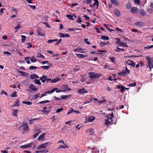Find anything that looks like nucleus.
<instances>
[{
    "label": "nucleus",
    "instance_id": "f257e3e1",
    "mask_svg": "<svg viewBox=\"0 0 153 153\" xmlns=\"http://www.w3.org/2000/svg\"><path fill=\"white\" fill-rule=\"evenodd\" d=\"M107 119L105 120V124L108 125L109 124H111V122H112V118H114V114L113 112L111 114H109L107 116Z\"/></svg>",
    "mask_w": 153,
    "mask_h": 153
},
{
    "label": "nucleus",
    "instance_id": "f03ea898",
    "mask_svg": "<svg viewBox=\"0 0 153 153\" xmlns=\"http://www.w3.org/2000/svg\"><path fill=\"white\" fill-rule=\"evenodd\" d=\"M89 77L91 79H93L94 78H99L101 76V75L98 74L95 72H90L88 73Z\"/></svg>",
    "mask_w": 153,
    "mask_h": 153
},
{
    "label": "nucleus",
    "instance_id": "7ed1b4c3",
    "mask_svg": "<svg viewBox=\"0 0 153 153\" xmlns=\"http://www.w3.org/2000/svg\"><path fill=\"white\" fill-rule=\"evenodd\" d=\"M146 58L148 60V66L150 68L151 71V69L153 68V58H150L148 56L146 57Z\"/></svg>",
    "mask_w": 153,
    "mask_h": 153
},
{
    "label": "nucleus",
    "instance_id": "20e7f679",
    "mask_svg": "<svg viewBox=\"0 0 153 153\" xmlns=\"http://www.w3.org/2000/svg\"><path fill=\"white\" fill-rule=\"evenodd\" d=\"M20 127L22 128L24 133H27L29 131V127L26 123H24L23 125H22Z\"/></svg>",
    "mask_w": 153,
    "mask_h": 153
},
{
    "label": "nucleus",
    "instance_id": "39448f33",
    "mask_svg": "<svg viewBox=\"0 0 153 153\" xmlns=\"http://www.w3.org/2000/svg\"><path fill=\"white\" fill-rule=\"evenodd\" d=\"M51 144V143L50 142H46L43 144H42L40 145H39L37 148V149H44L47 146H48V145L50 146Z\"/></svg>",
    "mask_w": 153,
    "mask_h": 153
},
{
    "label": "nucleus",
    "instance_id": "423d86ee",
    "mask_svg": "<svg viewBox=\"0 0 153 153\" xmlns=\"http://www.w3.org/2000/svg\"><path fill=\"white\" fill-rule=\"evenodd\" d=\"M117 41L116 43L119 46L124 47H128V45L120 41V39H117Z\"/></svg>",
    "mask_w": 153,
    "mask_h": 153
},
{
    "label": "nucleus",
    "instance_id": "0eeeda50",
    "mask_svg": "<svg viewBox=\"0 0 153 153\" xmlns=\"http://www.w3.org/2000/svg\"><path fill=\"white\" fill-rule=\"evenodd\" d=\"M51 106L49 108H47V107H44L43 108V109L41 110V111L43 112L44 114H48L51 112Z\"/></svg>",
    "mask_w": 153,
    "mask_h": 153
},
{
    "label": "nucleus",
    "instance_id": "6e6552de",
    "mask_svg": "<svg viewBox=\"0 0 153 153\" xmlns=\"http://www.w3.org/2000/svg\"><path fill=\"white\" fill-rule=\"evenodd\" d=\"M33 144V143L31 142L29 144H26L24 145H22L20 146V148L22 149H25L27 148L31 147H32Z\"/></svg>",
    "mask_w": 153,
    "mask_h": 153
},
{
    "label": "nucleus",
    "instance_id": "1a4fd4ad",
    "mask_svg": "<svg viewBox=\"0 0 153 153\" xmlns=\"http://www.w3.org/2000/svg\"><path fill=\"white\" fill-rule=\"evenodd\" d=\"M61 40L62 39H60L58 41L57 39H51L48 40V43H50L53 42H57L55 44V45H57L59 43L61 42Z\"/></svg>",
    "mask_w": 153,
    "mask_h": 153
},
{
    "label": "nucleus",
    "instance_id": "9d476101",
    "mask_svg": "<svg viewBox=\"0 0 153 153\" xmlns=\"http://www.w3.org/2000/svg\"><path fill=\"white\" fill-rule=\"evenodd\" d=\"M77 93L80 94H82L88 93V91L85 90V89L83 88L82 89H79Z\"/></svg>",
    "mask_w": 153,
    "mask_h": 153
},
{
    "label": "nucleus",
    "instance_id": "9b49d317",
    "mask_svg": "<svg viewBox=\"0 0 153 153\" xmlns=\"http://www.w3.org/2000/svg\"><path fill=\"white\" fill-rule=\"evenodd\" d=\"M130 73H128L126 71H125L124 70H123L121 72H119L118 74L119 76H125L127 74H129Z\"/></svg>",
    "mask_w": 153,
    "mask_h": 153
},
{
    "label": "nucleus",
    "instance_id": "f8f14e48",
    "mask_svg": "<svg viewBox=\"0 0 153 153\" xmlns=\"http://www.w3.org/2000/svg\"><path fill=\"white\" fill-rule=\"evenodd\" d=\"M37 32L38 35L39 36H45L43 32V31L41 28H38L37 30Z\"/></svg>",
    "mask_w": 153,
    "mask_h": 153
},
{
    "label": "nucleus",
    "instance_id": "ddd939ff",
    "mask_svg": "<svg viewBox=\"0 0 153 153\" xmlns=\"http://www.w3.org/2000/svg\"><path fill=\"white\" fill-rule=\"evenodd\" d=\"M62 89H64L62 91H65V92L67 91H70L71 89V88H68V86L67 85H63L62 87Z\"/></svg>",
    "mask_w": 153,
    "mask_h": 153
},
{
    "label": "nucleus",
    "instance_id": "4468645a",
    "mask_svg": "<svg viewBox=\"0 0 153 153\" xmlns=\"http://www.w3.org/2000/svg\"><path fill=\"white\" fill-rule=\"evenodd\" d=\"M29 89L33 91H36L38 90V88H36L34 85L31 84L29 86Z\"/></svg>",
    "mask_w": 153,
    "mask_h": 153
},
{
    "label": "nucleus",
    "instance_id": "2eb2a0df",
    "mask_svg": "<svg viewBox=\"0 0 153 153\" xmlns=\"http://www.w3.org/2000/svg\"><path fill=\"white\" fill-rule=\"evenodd\" d=\"M126 63L133 67H134L135 65V64L134 62L130 60H128L126 62Z\"/></svg>",
    "mask_w": 153,
    "mask_h": 153
},
{
    "label": "nucleus",
    "instance_id": "dca6fc26",
    "mask_svg": "<svg viewBox=\"0 0 153 153\" xmlns=\"http://www.w3.org/2000/svg\"><path fill=\"white\" fill-rule=\"evenodd\" d=\"M59 37L61 38L69 37H70V36L68 34H65L62 33H59Z\"/></svg>",
    "mask_w": 153,
    "mask_h": 153
},
{
    "label": "nucleus",
    "instance_id": "f3484780",
    "mask_svg": "<svg viewBox=\"0 0 153 153\" xmlns=\"http://www.w3.org/2000/svg\"><path fill=\"white\" fill-rule=\"evenodd\" d=\"M114 13L116 16L119 17L120 16V12L119 10L115 9L114 10Z\"/></svg>",
    "mask_w": 153,
    "mask_h": 153
},
{
    "label": "nucleus",
    "instance_id": "a211bd4d",
    "mask_svg": "<svg viewBox=\"0 0 153 153\" xmlns=\"http://www.w3.org/2000/svg\"><path fill=\"white\" fill-rule=\"evenodd\" d=\"M84 50V49L82 48H76L75 49H74L73 50L74 52H80L81 53H85V52L84 51H83Z\"/></svg>",
    "mask_w": 153,
    "mask_h": 153
},
{
    "label": "nucleus",
    "instance_id": "6ab92c4d",
    "mask_svg": "<svg viewBox=\"0 0 153 153\" xmlns=\"http://www.w3.org/2000/svg\"><path fill=\"white\" fill-rule=\"evenodd\" d=\"M135 25L138 27H141L143 26L144 23L143 22L141 21L137 22L135 23Z\"/></svg>",
    "mask_w": 153,
    "mask_h": 153
},
{
    "label": "nucleus",
    "instance_id": "aec40b11",
    "mask_svg": "<svg viewBox=\"0 0 153 153\" xmlns=\"http://www.w3.org/2000/svg\"><path fill=\"white\" fill-rule=\"evenodd\" d=\"M95 118V117L93 116L90 117H86V119L89 122H91L94 120Z\"/></svg>",
    "mask_w": 153,
    "mask_h": 153
},
{
    "label": "nucleus",
    "instance_id": "412c9836",
    "mask_svg": "<svg viewBox=\"0 0 153 153\" xmlns=\"http://www.w3.org/2000/svg\"><path fill=\"white\" fill-rule=\"evenodd\" d=\"M76 55L78 58H83L88 56V55L85 54H76Z\"/></svg>",
    "mask_w": 153,
    "mask_h": 153
},
{
    "label": "nucleus",
    "instance_id": "4be33fe9",
    "mask_svg": "<svg viewBox=\"0 0 153 153\" xmlns=\"http://www.w3.org/2000/svg\"><path fill=\"white\" fill-rule=\"evenodd\" d=\"M17 71L18 73H20L21 74L22 76H27L28 75L27 73L26 72H23V71H20L18 69H17Z\"/></svg>",
    "mask_w": 153,
    "mask_h": 153
},
{
    "label": "nucleus",
    "instance_id": "5701e85b",
    "mask_svg": "<svg viewBox=\"0 0 153 153\" xmlns=\"http://www.w3.org/2000/svg\"><path fill=\"white\" fill-rule=\"evenodd\" d=\"M66 17L69 19L71 20H74V19L73 18V17H74L75 18L76 17V16L74 15H67Z\"/></svg>",
    "mask_w": 153,
    "mask_h": 153
},
{
    "label": "nucleus",
    "instance_id": "b1692460",
    "mask_svg": "<svg viewBox=\"0 0 153 153\" xmlns=\"http://www.w3.org/2000/svg\"><path fill=\"white\" fill-rule=\"evenodd\" d=\"M57 89H58L57 88H54L53 89L51 90L45 91V93H46L47 94H51Z\"/></svg>",
    "mask_w": 153,
    "mask_h": 153
},
{
    "label": "nucleus",
    "instance_id": "393cba45",
    "mask_svg": "<svg viewBox=\"0 0 153 153\" xmlns=\"http://www.w3.org/2000/svg\"><path fill=\"white\" fill-rule=\"evenodd\" d=\"M48 65L49 66H42L40 67V68L44 69H48L49 68V66H51V63H49Z\"/></svg>",
    "mask_w": 153,
    "mask_h": 153
},
{
    "label": "nucleus",
    "instance_id": "a878e982",
    "mask_svg": "<svg viewBox=\"0 0 153 153\" xmlns=\"http://www.w3.org/2000/svg\"><path fill=\"white\" fill-rule=\"evenodd\" d=\"M18 110L17 109H13L12 113L13 115L16 117H17L18 116L17 114L18 113Z\"/></svg>",
    "mask_w": 153,
    "mask_h": 153
},
{
    "label": "nucleus",
    "instance_id": "bb28decb",
    "mask_svg": "<svg viewBox=\"0 0 153 153\" xmlns=\"http://www.w3.org/2000/svg\"><path fill=\"white\" fill-rule=\"evenodd\" d=\"M30 78L31 79H34L35 78H39V77L38 75L34 74L30 75Z\"/></svg>",
    "mask_w": 153,
    "mask_h": 153
},
{
    "label": "nucleus",
    "instance_id": "cd10ccee",
    "mask_svg": "<svg viewBox=\"0 0 153 153\" xmlns=\"http://www.w3.org/2000/svg\"><path fill=\"white\" fill-rule=\"evenodd\" d=\"M46 134L44 133L43 134L41 135L38 137V140H42L44 139V137Z\"/></svg>",
    "mask_w": 153,
    "mask_h": 153
},
{
    "label": "nucleus",
    "instance_id": "c85d7f7f",
    "mask_svg": "<svg viewBox=\"0 0 153 153\" xmlns=\"http://www.w3.org/2000/svg\"><path fill=\"white\" fill-rule=\"evenodd\" d=\"M109 44V42L108 41L107 42H101L100 43V45L101 47L104 46L106 45L107 44Z\"/></svg>",
    "mask_w": 153,
    "mask_h": 153
},
{
    "label": "nucleus",
    "instance_id": "c756f323",
    "mask_svg": "<svg viewBox=\"0 0 153 153\" xmlns=\"http://www.w3.org/2000/svg\"><path fill=\"white\" fill-rule=\"evenodd\" d=\"M111 2L116 6L119 5L118 2L117 0H111Z\"/></svg>",
    "mask_w": 153,
    "mask_h": 153
},
{
    "label": "nucleus",
    "instance_id": "7c9ffc66",
    "mask_svg": "<svg viewBox=\"0 0 153 153\" xmlns=\"http://www.w3.org/2000/svg\"><path fill=\"white\" fill-rule=\"evenodd\" d=\"M60 79L59 78H56L51 80L50 82L51 83H55L59 81Z\"/></svg>",
    "mask_w": 153,
    "mask_h": 153
},
{
    "label": "nucleus",
    "instance_id": "2f4dec72",
    "mask_svg": "<svg viewBox=\"0 0 153 153\" xmlns=\"http://www.w3.org/2000/svg\"><path fill=\"white\" fill-rule=\"evenodd\" d=\"M131 10L133 13H137L136 12L137 8L136 7H133L131 8Z\"/></svg>",
    "mask_w": 153,
    "mask_h": 153
},
{
    "label": "nucleus",
    "instance_id": "473e14b6",
    "mask_svg": "<svg viewBox=\"0 0 153 153\" xmlns=\"http://www.w3.org/2000/svg\"><path fill=\"white\" fill-rule=\"evenodd\" d=\"M34 56L33 55L30 59L31 61L32 62H34L37 61L36 59L34 58Z\"/></svg>",
    "mask_w": 153,
    "mask_h": 153
},
{
    "label": "nucleus",
    "instance_id": "72a5a7b5",
    "mask_svg": "<svg viewBox=\"0 0 153 153\" xmlns=\"http://www.w3.org/2000/svg\"><path fill=\"white\" fill-rule=\"evenodd\" d=\"M34 82L36 84L39 85H41V82L39 81V80L37 79L34 80Z\"/></svg>",
    "mask_w": 153,
    "mask_h": 153
},
{
    "label": "nucleus",
    "instance_id": "f704fd0d",
    "mask_svg": "<svg viewBox=\"0 0 153 153\" xmlns=\"http://www.w3.org/2000/svg\"><path fill=\"white\" fill-rule=\"evenodd\" d=\"M94 1H95V2H94V3L93 4V6H94L95 5H96L97 6V7L99 6V2L98 0H94Z\"/></svg>",
    "mask_w": 153,
    "mask_h": 153
},
{
    "label": "nucleus",
    "instance_id": "c9c22d12",
    "mask_svg": "<svg viewBox=\"0 0 153 153\" xmlns=\"http://www.w3.org/2000/svg\"><path fill=\"white\" fill-rule=\"evenodd\" d=\"M36 57L37 58L41 57L43 59H44L45 58V56H44L41 54L40 53H38L36 56Z\"/></svg>",
    "mask_w": 153,
    "mask_h": 153
},
{
    "label": "nucleus",
    "instance_id": "e433bc0d",
    "mask_svg": "<svg viewBox=\"0 0 153 153\" xmlns=\"http://www.w3.org/2000/svg\"><path fill=\"white\" fill-rule=\"evenodd\" d=\"M22 26L20 25L19 23H18V24L17 26L14 28L16 30L15 32H17V30H18Z\"/></svg>",
    "mask_w": 153,
    "mask_h": 153
},
{
    "label": "nucleus",
    "instance_id": "4c0bfd02",
    "mask_svg": "<svg viewBox=\"0 0 153 153\" xmlns=\"http://www.w3.org/2000/svg\"><path fill=\"white\" fill-rule=\"evenodd\" d=\"M42 78H43V79H45V80H46L47 81H49L51 80V78L47 79V76L45 75H42Z\"/></svg>",
    "mask_w": 153,
    "mask_h": 153
},
{
    "label": "nucleus",
    "instance_id": "58836bf2",
    "mask_svg": "<svg viewBox=\"0 0 153 153\" xmlns=\"http://www.w3.org/2000/svg\"><path fill=\"white\" fill-rule=\"evenodd\" d=\"M25 60L26 61L27 64H29L30 63V62L29 61L30 57H25Z\"/></svg>",
    "mask_w": 153,
    "mask_h": 153
},
{
    "label": "nucleus",
    "instance_id": "ea45409f",
    "mask_svg": "<svg viewBox=\"0 0 153 153\" xmlns=\"http://www.w3.org/2000/svg\"><path fill=\"white\" fill-rule=\"evenodd\" d=\"M70 96L69 95H62L61 96V99L62 100L65 99H66L67 98H68Z\"/></svg>",
    "mask_w": 153,
    "mask_h": 153
},
{
    "label": "nucleus",
    "instance_id": "a19ab883",
    "mask_svg": "<svg viewBox=\"0 0 153 153\" xmlns=\"http://www.w3.org/2000/svg\"><path fill=\"white\" fill-rule=\"evenodd\" d=\"M22 103L23 104H26L27 105H30L32 104V102L29 101H23L22 102Z\"/></svg>",
    "mask_w": 153,
    "mask_h": 153
},
{
    "label": "nucleus",
    "instance_id": "79ce46f5",
    "mask_svg": "<svg viewBox=\"0 0 153 153\" xmlns=\"http://www.w3.org/2000/svg\"><path fill=\"white\" fill-rule=\"evenodd\" d=\"M19 103H20V102L19 100V99H18L16 101L14 105H13V106H19L20 105Z\"/></svg>",
    "mask_w": 153,
    "mask_h": 153
},
{
    "label": "nucleus",
    "instance_id": "37998d69",
    "mask_svg": "<svg viewBox=\"0 0 153 153\" xmlns=\"http://www.w3.org/2000/svg\"><path fill=\"white\" fill-rule=\"evenodd\" d=\"M50 101L48 100H45L43 101H42L39 102H38V104H43L45 103H46L49 102Z\"/></svg>",
    "mask_w": 153,
    "mask_h": 153
},
{
    "label": "nucleus",
    "instance_id": "c03bdc74",
    "mask_svg": "<svg viewBox=\"0 0 153 153\" xmlns=\"http://www.w3.org/2000/svg\"><path fill=\"white\" fill-rule=\"evenodd\" d=\"M68 30L71 31H74L76 30H81V29L79 28H69Z\"/></svg>",
    "mask_w": 153,
    "mask_h": 153
},
{
    "label": "nucleus",
    "instance_id": "a18cd8bd",
    "mask_svg": "<svg viewBox=\"0 0 153 153\" xmlns=\"http://www.w3.org/2000/svg\"><path fill=\"white\" fill-rule=\"evenodd\" d=\"M131 6V4L129 3H127L126 5V7L128 9L130 8Z\"/></svg>",
    "mask_w": 153,
    "mask_h": 153
},
{
    "label": "nucleus",
    "instance_id": "49530a36",
    "mask_svg": "<svg viewBox=\"0 0 153 153\" xmlns=\"http://www.w3.org/2000/svg\"><path fill=\"white\" fill-rule=\"evenodd\" d=\"M37 68V67L33 66H31L29 68V69L30 70H32L35 69H36Z\"/></svg>",
    "mask_w": 153,
    "mask_h": 153
},
{
    "label": "nucleus",
    "instance_id": "de8ad7c7",
    "mask_svg": "<svg viewBox=\"0 0 153 153\" xmlns=\"http://www.w3.org/2000/svg\"><path fill=\"white\" fill-rule=\"evenodd\" d=\"M82 22V20L81 19V18L79 16L78 18V19L76 21L77 23H80Z\"/></svg>",
    "mask_w": 153,
    "mask_h": 153
},
{
    "label": "nucleus",
    "instance_id": "09e8293b",
    "mask_svg": "<svg viewBox=\"0 0 153 153\" xmlns=\"http://www.w3.org/2000/svg\"><path fill=\"white\" fill-rule=\"evenodd\" d=\"M74 111L75 110H74L73 108H71L70 110L68 111V112H67V114L68 115H69V114H70L72 113H73V112H74Z\"/></svg>",
    "mask_w": 153,
    "mask_h": 153
},
{
    "label": "nucleus",
    "instance_id": "8fccbe9b",
    "mask_svg": "<svg viewBox=\"0 0 153 153\" xmlns=\"http://www.w3.org/2000/svg\"><path fill=\"white\" fill-rule=\"evenodd\" d=\"M40 94L39 93L34 95L33 97L34 99H36L39 97Z\"/></svg>",
    "mask_w": 153,
    "mask_h": 153
},
{
    "label": "nucleus",
    "instance_id": "3c124183",
    "mask_svg": "<svg viewBox=\"0 0 153 153\" xmlns=\"http://www.w3.org/2000/svg\"><path fill=\"white\" fill-rule=\"evenodd\" d=\"M136 85V83L134 82V83L128 85V86L134 87Z\"/></svg>",
    "mask_w": 153,
    "mask_h": 153
},
{
    "label": "nucleus",
    "instance_id": "603ef678",
    "mask_svg": "<svg viewBox=\"0 0 153 153\" xmlns=\"http://www.w3.org/2000/svg\"><path fill=\"white\" fill-rule=\"evenodd\" d=\"M114 51L117 52H119L120 51H124V49L118 47H117L116 49H114Z\"/></svg>",
    "mask_w": 153,
    "mask_h": 153
},
{
    "label": "nucleus",
    "instance_id": "864d4df0",
    "mask_svg": "<svg viewBox=\"0 0 153 153\" xmlns=\"http://www.w3.org/2000/svg\"><path fill=\"white\" fill-rule=\"evenodd\" d=\"M63 109L62 108H58L57 110H56V113H58L60 112L61 111H62Z\"/></svg>",
    "mask_w": 153,
    "mask_h": 153
},
{
    "label": "nucleus",
    "instance_id": "5fc2aeb1",
    "mask_svg": "<svg viewBox=\"0 0 153 153\" xmlns=\"http://www.w3.org/2000/svg\"><path fill=\"white\" fill-rule=\"evenodd\" d=\"M17 94H16V91H15L14 92H13L11 96V97H17Z\"/></svg>",
    "mask_w": 153,
    "mask_h": 153
},
{
    "label": "nucleus",
    "instance_id": "6e6d98bb",
    "mask_svg": "<svg viewBox=\"0 0 153 153\" xmlns=\"http://www.w3.org/2000/svg\"><path fill=\"white\" fill-rule=\"evenodd\" d=\"M26 45H28V46L27 47V48H31L32 47V45L30 42L27 43Z\"/></svg>",
    "mask_w": 153,
    "mask_h": 153
},
{
    "label": "nucleus",
    "instance_id": "4d7b16f0",
    "mask_svg": "<svg viewBox=\"0 0 153 153\" xmlns=\"http://www.w3.org/2000/svg\"><path fill=\"white\" fill-rule=\"evenodd\" d=\"M48 152L47 149H44L43 150H40V153H45Z\"/></svg>",
    "mask_w": 153,
    "mask_h": 153
},
{
    "label": "nucleus",
    "instance_id": "13d9d810",
    "mask_svg": "<svg viewBox=\"0 0 153 153\" xmlns=\"http://www.w3.org/2000/svg\"><path fill=\"white\" fill-rule=\"evenodd\" d=\"M88 39H84V42L88 45H89L90 44V42L88 41Z\"/></svg>",
    "mask_w": 153,
    "mask_h": 153
},
{
    "label": "nucleus",
    "instance_id": "bf43d9fd",
    "mask_svg": "<svg viewBox=\"0 0 153 153\" xmlns=\"http://www.w3.org/2000/svg\"><path fill=\"white\" fill-rule=\"evenodd\" d=\"M93 100V98L90 99L89 100H87L86 102L84 103V104L90 103Z\"/></svg>",
    "mask_w": 153,
    "mask_h": 153
},
{
    "label": "nucleus",
    "instance_id": "052dcab7",
    "mask_svg": "<svg viewBox=\"0 0 153 153\" xmlns=\"http://www.w3.org/2000/svg\"><path fill=\"white\" fill-rule=\"evenodd\" d=\"M38 119L37 118L32 119H30V123L31 124H33L34 123V120Z\"/></svg>",
    "mask_w": 153,
    "mask_h": 153
},
{
    "label": "nucleus",
    "instance_id": "680f3d73",
    "mask_svg": "<svg viewBox=\"0 0 153 153\" xmlns=\"http://www.w3.org/2000/svg\"><path fill=\"white\" fill-rule=\"evenodd\" d=\"M153 48V45H150V46H149V45H147L146 47H145L144 48V49H149V48Z\"/></svg>",
    "mask_w": 153,
    "mask_h": 153
},
{
    "label": "nucleus",
    "instance_id": "e2e57ef3",
    "mask_svg": "<svg viewBox=\"0 0 153 153\" xmlns=\"http://www.w3.org/2000/svg\"><path fill=\"white\" fill-rule=\"evenodd\" d=\"M140 13H141V14L143 16H145V13L144 10L142 9V10H140Z\"/></svg>",
    "mask_w": 153,
    "mask_h": 153
},
{
    "label": "nucleus",
    "instance_id": "0e129e2a",
    "mask_svg": "<svg viewBox=\"0 0 153 153\" xmlns=\"http://www.w3.org/2000/svg\"><path fill=\"white\" fill-rule=\"evenodd\" d=\"M111 61L113 63H114L115 58L114 57H111L110 58Z\"/></svg>",
    "mask_w": 153,
    "mask_h": 153
},
{
    "label": "nucleus",
    "instance_id": "69168bd1",
    "mask_svg": "<svg viewBox=\"0 0 153 153\" xmlns=\"http://www.w3.org/2000/svg\"><path fill=\"white\" fill-rule=\"evenodd\" d=\"M122 87L121 88V89H120V91L121 92L123 93L124 91H125V90L124 87L123 86H122Z\"/></svg>",
    "mask_w": 153,
    "mask_h": 153
},
{
    "label": "nucleus",
    "instance_id": "338daca9",
    "mask_svg": "<svg viewBox=\"0 0 153 153\" xmlns=\"http://www.w3.org/2000/svg\"><path fill=\"white\" fill-rule=\"evenodd\" d=\"M56 93H59L60 92H65V91H62V90H61L60 89H59L58 88V89L56 90Z\"/></svg>",
    "mask_w": 153,
    "mask_h": 153
},
{
    "label": "nucleus",
    "instance_id": "774afa93",
    "mask_svg": "<svg viewBox=\"0 0 153 153\" xmlns=\"http://www.w3.org/2000/svg\"><path fill=\"white\" fill-rule=\"evenodd\" d=\"M83 17L85 18V20L86 21L87 20L90 19V18L88 16L86 15H84Z\"/></svg>",
    "mask_w": 153,
    "mask_h": 153
}]
</instances>
